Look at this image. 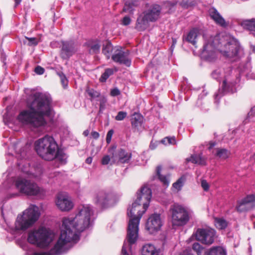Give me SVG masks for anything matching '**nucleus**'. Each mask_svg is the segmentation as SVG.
<instances>
[{
	"label": "nucleus",
	"mask_w": 255,
	"mask_h": 255,
	"mask_svg": "<svg viewBox=\"0 0 255 255\" xmlns=\"http://www.w3.org/2000/svg\"><path fill=\"white\" fill-rule=\"evenodd\" d=\"M227 251L222 246H214L205 251L204 255H227Z\"/></svg>",
	"instance_id": "26"
},
{
	"label": "nucleus",
	"mask_w": 255,
	"mask_h": 255,
	"mask_svg": "<svg viewBox=\"0 0 255 255\" xmlns=\"http://www.w3.org/2000/svg\"><path fill=\"white\" fill-rule=\"evenodd\" d=\"M35 149L37 154L45 160H53L58 144L52 136L46 135L34 142Z\"/></svg>",
	"instance_id": "5"
},
{
	"label": "nucleus",
	"mask_w": 255,
	"mask_h": 255,
	"mask_svg": "<svg viewBox=\"0 0 255 255\" xmlns=\"http://www.w3.org/2000/svg\"><path fill=\"white\" fill-rule=\"evenodd\" d=\"M209 15L212 19L218 25L223 27H226L228 26L229 23L227 22L224 18L221 15L218 10L214 7L209 10Z\"/></svg>",
	"instance_id": "22"
},
{
	"label": "nucleus",
	"mask_w": 255,
	"mask_h": 255,
	"mask_svg": "<svg viewBox=\"0 0 255 255\" xmlns=\"http://www.w3.org/2000/svg\"><path fill=\"white\" fill-rule=\"evenodd\" d=\"M84 46L86 47L89 54H98L100 51V40L97 38L88 40Z\"/></svg>",
	"instance_id": "21"
},
{
	"label": "nucleus",
	"mask_w": 255,
	"mask_h": 255,
	"mask_svg": "<svg viewBox=\"0 0 255 255\" xmlns=\"http://www.w3.org/2000/svg\"><path fill=\"white\" fill-rule=\"evenodd\" d=\"M216 152L215 156L223 159H227L231 155V152L228 149L224 148H216Z\"/></svg>",
	"instance_id": "29"
},
{
	"label": "nucleus",
	"mask_w": 255,
	"mask_h": 255,
	"mask_svg": "<svg viewBox=\"0 0 255 255\" xmlns=\"http://www.w3.org/2000/svg\"><path fill=\"white\" fill-rule=\"evenodd\" d=\"M111 158L109 155H106L103 157L101 160V163L102 165H106L109 163Z\"/></svg>",
	"instance_id": "51"
},
{
	"label": "nucleus",
	"mask_w": 255,
	"mask_h": 255,
	"mask_svg": "<svg viewBox=\"0 0 255 255\" xmlns=\"http://www.w3.org/2000/svg\"><path fill=\"white\" fill-rule=\"evenodd\" d=\"M110 95L113 97L118 96L121 95V91L118 88L116 87L111 89Z\"/></svg>",
	"instance_id": "46"
},
{
	"label": "nucleus",
	"mask_w": 255,
	"mask_h": 255,
	"mask_svg": "<svg viewBox=\"0 0 255 255\" xmlns=\"http://www.w3.org/2000/svg\"><path fill=\"white\" fill-rule=\"evenodd\" d=\"M188 162H191L194 164H198L201 165H206V161L202 156V154H193L189 158L186 159Z\"/></svg>",
	"instance_id": "28"
},
{
	"label": "nucleus",
	"mask_w": 255,
	"mask_h": 255,
	"mask_svg": "<svg viewBox=\"0 0 255 255\" xmlns=\"http://www.w3.org/2000/svg\"><path fill=\"white\" fill-rule=\"evenodd\" d=\"M211 75L214 79L218 80L219 78L220 77L221 73L219 71L216 70L213 71V72L211 74Z\"/></svg>",
	"instance_id": "55"
},
{
	"label": "nucleus",
	"mask_w": 255,
	"mask_h": 255,
	"mask_svg": "<svg viewBox=\"0 0 255 255\" xmlns=\"http://www.w3.org/2000/svg\"><path fill=\"white\" fill-rule=\"evenodd\" d=\"M114 132V131L113 129H111L108 131L106 136V142L108 144H109L111 142Z\"/></svg>",
	"instance_id": "47"
},
{
	"label": "nucleus",
	"mask_w": 255,
	"mask_h": 255,
	"mask_svg": "<svg viewBox=\"0 0 255 255\" xmlns=\"http://www.w3.org/2000/svg\"><path fill=\"white\" fill-rule=\"evenodd\" d=\"M248 116H255V107L252 108L249 113H248Z\"/></svg>",
	"instance_id": "59"
},
{
	"label": "nucleus",
	"mask_w": 255,
	"mask_h": 255,
	"mask_svg": "<svg viewBox=\"0 0 255 255\" xmlns=\"http://www.w3.org/2000/svg\"><path fill=\"white\" fill-rule=\"evenodd\" d=\"M216 234V231L211 228H198L192 236L202 244L209 246L214 242Z\"/></svg>",
	"instance_id": "12"
},
{
	"label": "nucleus",
	"mask_w": 255,
	"mask_h": 255,
	"mask_svg": "<svg viewBox=\"0 0 255 255\" xmlns=\"http://www.w3.org/2000/svg\"><path fill=\"white\" fill-rule=\"evenodd\" d=\"M143 117L139 113H134L131 119V125L134 131H138L141 128Z\"/></svg>",
	"instance_id": "24"
},
{
	"label": "nucleus",
	"mask_w": 255,
	"mask_h": 255,
	"mask_svg": "<svg viewBox=\"0 0 255 255\" xmlns=\"http://www.w3.org/2000/svg\"><path fill=\"white\" fill-rule=\"evenodd\" d=\"M216 221V226L220 230H224L228 226V222L224 219L217 218Z\"/></svg>",
	"instance_id": "38"
},
{
	"label": "nucleus",
	"mask_w": 255,
	"mask_h": 255,
	"mask_svg": "<svg viewBox=\"0 0 255 255\" xmlns=\"http://www.w3.org/2000/svg\"><path fill=\"white\" fill-rule=\"evenodd\" d=\"M214 43L217 50L226 57H234L238 55L241 45L238 40L228 34L214 36Z\"/></svg>",
	"instance_id": "4"
},
{
	"label": "nucleus",
	"mask_w": 255,
	"mask_h": 255,
	"mask_svg": "<svg viewBox=\"0 0 255 255\" xmlns=\"http://www.w3.org/2000/svg\"><path fill=\"white\" fill-rule=\"evenodd\" d=\"M56 74L59 76L60 78L61 83L64 88L67 87L68 85V80L66 76V75L64 74L62 71H56Z\"/></svg>",
	"instance_id": "39"
},
{
	"label": "nucleus",
	"mask_w": 255,
	"mask_h": 255,
	"mask_svg": "<svg viewBox=\"0 0 255 255\" xmlns=\"http://www.w3.org/2000/svg\"><path fill=\"white\" fill-rule=\"evenodd\" d=\"M112 59L116 63L124 65L127 67L131 65V61L129 58V51L122 50L121 49H116L111 56Z\"/></svg>",
	"instance_id": "18"
},
{
	"label": "nucleus",
	"mask_w": 255,
	"mask_h": 255,
	"mask_svg": "<svg viewBox=\"0 0 255 255\" xmlns=\"http://www.w3.org/2000/svg\"><path fill=\"white\" fill-rule=\"evenodd\" d=\"M255 207V194H249L237 201L236 211L239 213L247 212Z\"/></svg>",
	"instance_id": "14"
},
{
	"label": "nucleus",
	"mask_w": 255,
	"mask_h": 255,
	"mask_svg": "<svg viewBox=\"0 0 255 255\" xmlns=\"http://www.w3.org/2000/svg\"><path fill=\"white\" fill-rule=\"evenodd\" d=\"M126 246V244L124 243L122 249V255H129V254L127 252Z\"/></svg>",
	"instance_id": "56"
},
{
	"label": "nucleus",
	"mask_w": 255,
	"mask_h": 255,
	"mask_svg": "<svg viewBox=\"0 0 255 255\" xmlns=\"http://www.w3.org/2000/svg\"><path fill=\"white\" fill-rule=\"evenodd\" d=\"M196 5V2L194 0L191 1H182L180 5L184 8L187 9L189 7H193Z\"/></svg>",
	"instance_id": "44"
},
{
	"label": "nucleus",
	"mask_w": 255,
	"mask_h": 255,
	"mask_svg": "<svg viewBox=\"0 0 255 255\" xmlns=\"http://www.w3.org/2000/svg\"><path fill=\"white\" fill-rule=\"evenodd\" d=\"M131 22V19L129 16H125L122 20V24L123 25H128Z\"/></svg>",
	"instance_id": "48"
},
{
	"label": "nucleus",
	"mask_w": 255,
	"mask_h": 255,
	"mask_svg": "<svg viewBox=\"0 0 255 255\" xmlns=\"http://www.w3.org/2000/svg\"><path fill=\"white\" fill-rule=\"evenodd\" d=\"M118 71L117 68H106L104 72L102 74L101 76L99 79V81L101 82H106L107 80L112 75H113L115 72Z\"/></svg>",
	"instance_id": "31"
},
{
	"label": "nucleus",
	"mask_w": 255,
	"mask_h": 255,
	"mask_svg": "<svg viewBox=\"0 0 255 255\" xmlns=\"http://www.w3.org/2000/svg\"><path fill=\"white\" fill-rule=\"evenodd\" d=\"M127 112L124 111H120L116 116L115 120L117 121H122L127 117Z\"/></svg>",
	"instance_id": "45"
},
{
	"label": "nucleus",
	"mask_w": 255,
	"mask_h": 255,
	"mask_svg": "<svg viewBox=\"0 0 255 255\" xmlns=\"http://www.w3.org/2000/svg\"><path fill=\"white\" fill-rule=\"evenodd\" d=\"M91 135L95 139H97L100 136L99 132L96 131H92L91 133Z\"/></svg>",
	"instance_id": "57"
},
{
	"label": "nucleus",
	"mask_w": 255,
	"mask_h": 255,
	"mask_svg": "<svg viewBox=\"0 0 255 255\" xmlns=\"http://www.w3.org/2000/svg\"><path fill=\"white\" fill-rule=\"evenodd\" d=\"M167 137H165L164 138H162L161 140H159L160 143L164 144V145H167Z\"/></svg>",
	"instance_id": "60"
},
{
	"label": "nucleus",
	"mask_w": 255,
	"mask_h": 255,
	"mask_svg": "<svg viewBox=\"0 0 255 255\" xmlns=\"http://www.w3.org/2000/svg\"><path fill=\"white\" fill-rule=\"evenodd\" d=\"M40 216L38 208L33 206L23 212V215H18L15 222V228L16 230H26L30 227Z\"/></svg>",
	"instance_id": "8"
},
{
	"label": "nucleus",
	"mask_w": 255,
	"mask_h": 255,
	"mask_svg": "<svg viewBox=\"0 0 255 255\" xmlns=\"http://www.w3.org/2000/svg\"><path fill=\"white\" fill-rule=\"evenodd\" d=\"M214 37H210L207 41L204 43L202 49L200 53L202 59L209 62L214 61L217 58L215 50L217 47L214 43Z\"/></svg>",
	"instance_id": "13"
},
{
	"label": "nucleus",
	"mask_w": 255,
	"mask_h": 255,
	"mask_svg": "<svg viewBox=\"0 0 255 255\" xmlns=\"http://www.w3.org/2000/svg\"><path fill=\"white\" fill-rule=\"evenodd\" d=\"M216 145L217 142L216 141H210L209 142V147L208 148L209 150H210Z\"/></svg>",
	"instance_id": "58"
},
{
	"label": "nucleus",
	"mask_w": 255,
	"mask_h": 255,
	"mask_svg": "<svg viewBox=\"0 0 255 255\" xmlns=\"http://www.w3.org/2000/svg\"><path fill=\"white\" fill-rule=\"evenodd\" d=\"M160 143V141H154L153 139H152L150 143L149 148L151 150H154L157 147L158 144Z\"/></svg>",
	"instance_id": "49"
},
{
	"label": "nucleus",
	"mask_w": 255,
	"mask_h": 255,
	"mask_svg": "<svg viewBox=\"0 0 255 255\" xmlns=\"http://www.w3.org/2000/svg\"><path fill=\"white\" fill-rule=\"evenodd\" d=\"M136 199L128 208L127 215L129 220L127 229V239L130 245L134 244L138 238V226L142 213L148 208L152 197L151 189L144 185L136 192Z\"/></svg>",
	"instance_id": "3"
},
{
	"label": "nucleus",
	"mask_w": 255,
	"mask_h": 255,
	"mask_svg": "<svg viewBox=\"0 0 255 255\" xmlns=\"http://www.w3.org/2000/svg\"><path fill=\"white\" fill-rule=\"evenodd\" d=\"M184 180L185 178L183 176H181L173 184V187L178 190H180L184 185Z\"/></svg>",
	"instance_id": "41"
},
{
	"label": "nucleus",
	"mask_w": 255,
	"mask_h": 255,
	"mask_svg": "<svg viewBox=\"0 0 255 255\" xmlns=\"http://www.w3.org/2000/svg\"><path fill=\"white\" fill-rule=\"evenodd\" d=\"M52 99L48 95L39 92L30 94L26 100L28 109L21 111L17 119L21 123L34 128L47 125L45 117L50 118L53 112Z\"/></svg>",
	"instance_id": "2"
},
{
	"label": "nucleus",
	"mask_w": 255,
	"mask_h": 255,
	"mask_svg": "<svg viewBox=\"0 0 255 255\" xmlns=\"http://www.w3.org/2000/svg\"><path fill=\"white\" fill-rule=\"evenodd\" d=\"M56 205L62 211H69L73 206V203L65 194L59 193L57 196Z\"/></svg>",
	"instance_id": "20"
},
{
	"label": "nucleus",
	"mask_w": 255,
	"mask_h": 255,
	"mask_svg": "<svg viewBox=\"0 0 255 255\" xmlns=\"http://www.w3.org/2000/svg\"><path fill=\"white\" fill-rule=\"evenodd\" d=\"M160 250L151 244H147L142 246L141 255H159Z\"/></svg>",
	"instance_id": "25"
},
{
	"label": "nucleus",
	"mask_w": 255,
	"mask_h": 255,
	"mask_svg": "<svg viewBox=\"0 0 255 255\" xmlns=\"http://www.w3.org/2000/svg\"><path fill=\"white\" fill-rule=\"evenodd\" d=\"M34 72L38 75H42L45 72V69L40 66H37L34 69Z\"/></svg>",
	"instance_id": "52"
},
{
	"label": "nucleus",
	"mask_w": 255,
	"mask_h": 255,
	"mask_svg": "<svg viewBox=\"0 0 255 255\" xmlns=\"http://www.w3.org/2000/svg\"><path fill=\"white\" fill-rule=\"evenodd\" d=\"M25 38L28 40V42L27 44L29 46H36L39 42V40L35 37H25Z\"/></svg>",
	"instance_id": "43"
},
{
	"label": "nucleus",
	"mask_w": 255,
	"mask_h": 255,
	"mask_svg": "<svg viewBox=\"0 0 255 255\" xmlns=\"http://www.w3.org/2000/svg\"><path fill=\"white\" fill-rule=\"evenodd\" d=\"M172 44L173 46H175L177 43V39L176 38L172 37Z\"/></svg>",
	"instance_id": "63"
},
{
	"label": "nucleus",
	"mask_w": 255,
	"mask_h": 255,
	"mask_svg": "<svg viewBox=\"0 0 255 255\" xmlns=\"http://www.w3.org/2000/svg\"><path fill=\"white\" fill-rule=\"evenodd\" d=\"M166 137H167V145H175L176 144V140L174 136Z\"/></svg>",
	"instance_id": "50"
},
{
	"label": "nucleus",
	"mask_w": 255,
	"mask_h": 255,
	"mask_svg": "<svg viewBox=\"0 0 255 255\" xmlns=\"http://www.w3.org/2000/svg\"><path fill=\"white\" fill-rule=\"evenodd\" d=\"M162 226L160 214L154 213L148 218L145 224V229L150 234H155L160 230Z\"/></svg>",
	"instance_id": "15"
},
{
	"label": "nucleus",
	"mask_w": 255,
	"mask_h": 255,
	"mask_svg": "<svg viewBox=\"0 0 255 255\" xmlns=\"http://www.w3.org/2000/svg\"><path fill=\"white\" fill-rule=\"evenodd\" d=\"M93 201L97 206L104 210L114 206L118 202V199L112 190L102 189L95 193Z\"/></svg>",
	"instance_id": "7"
},
{
	"label": "nucleus",
	"mask_w": 255,
	"mask_h": 255,
	"mask_svg": "<svg viewBox=\"0 0 255 255\" xmlns=\"http://www.w3.org/2000/svg\"><path fill=\"white\" fill-rule=\"evenodd\" d=\"M107 102V99L104 97H101L100 99V107H99V113H102L103 111L106 108V103Z\"/></svg>",
	"instance_id": "42"
},
{
	"label": "nucleus",
	"mask_w": 255,
	"mask_h": 255,
	"mask_svg": "<svg viewBox=\"0 0 255 255\" xmlns=\"http://www.w3.org/2000/svg\"><path fill=\"white\" fill-rule=\"evenodd\" d=\"M241 25L245 29L255 31V18L244 20Z\"/></svg>",
	"instance_id": "30"
},
{
	"label": "nucleus",
	"mask_w": 255,
	"mask_h": 255,
	"mask_svg": "<svg viewBox=\"0 0 255 255\" xmlns=\"http://www.w3.org/2000/svg\"><path fill=\"white\" fill-rule=\"evenodd\" d=\"M199 30L197 28H193L188 33L186 37H183V40H186L189 43H191L193 45L196 44V38L197 37Z\"/></svg>",
	"instance_id": "27"
},
{
	"label": "nucleus",
	"mask_w": 255,
	"mask_h": 255,
	"mask_svg": "<svg viewBox=\"0 0 255 255\" xmlns=\"http://www.w3.org/2000/svg\"><path fill=\"white\" fill-rule=\"evenodd\" d=\"M116 148V145H113L109 151L112 154V157H115L118 159V161L121 163L125 164L129 162L132 157L131 152H127L125 149L120 148L118 149L114 155V152Z\"/></svg>",
	"instance_id": "19"
},
{
	"label": "nucleus",
	"mask_w": 255,
	"mask_h": 255,
	"mask_svg": "<svg viewBox=\"0 0 255 255\" xmlns=\"http://www.w3.org/2000/svg\"><path fill=\"white\" fill-rule=\"evenodd\" d=\"M53 157V159L55 158L58 159L60 161H65L66 158V154L64 153V151L63 149L60 148L58 146L57 149L56 150L55 153L54 154Z\"/></svg>",
	"instance_id": "36"
},
{
	"label": "nucleus",
	"mask_w": 255,
	"mask_h": 255,
	"mask_svg": "<svg viewBox=\"0 0 255 255\" xmlns=\"http://www.w3.org/2000/svg\"><path fill=\"white\" fill-rule=\"evenodd\" d=\"M162 167L161 165H158L156 167V174L158 176L159 180L165 186H168L169 184V181L165 175L161 174Z\"/></svg>",
	"instance_id": "35"
},
{
	"label": "nucleus",
	"mask_w": 255,
	"mask_h": 255,
	"mask_svg": "<svg viewBox=\"0 0 255 255\" xmlns=\"http://www.w3.org/2000/svg\"><path fill=\"white\" fill-rule=\"evenodd\" d=\"M178 1L177 0H173V1H165L163 2V4L165 5V7L168 9L167 13L170 14L175 11L174 7L177 5Z\"/></svg>",
	"instance_id": "33"
},
{
	"label": "nucleus",
	"mask_w": 255,
	"mask_h": 255,
	"mask_svg": "<svg viewBox=\"0 0 255 255\" xmlns=\"http://www.w3.org/2000/svg\"><path fill=\"white\" fill-rule=\"evenodd\" d=\"M113 50V46L110 41H108L106 44H104L102 48V52L107 57V59H110L112 56L111 53Z\"/></svg>",
	"instance_id": "34"
},
{
	"label": "nucleus",
	"mask_w": 255,
	"mask_h": 255,
	"mask_svg": "<svg viewBox=\"0 0 255 255\" xmlns=\"http://www.w3.org/2000/svg\"><path fill=\"white\" fill-rule=\"evenodd\" d=\"M201 186L205 191H207L209 189V184L206 180H202L201 181Z\"/></svg>",
	"instance_id": "53"
},
{
	"label": "nucleus",
	"mask_w": 255,
	"mask_h": 255,
	"mask_svg": "<svg viewBox=\"0 0 255 255\" xmlns=\"http://www.w3.org/2000/svg\"><path fill=\"white\" fill-rule=\"evenodd\" d=\"M192 250L196 253L197 255H202V252L205 249L199 243L196 242L192 245Z\"/></svg>",
	"instance_id": "40"
},
{
	"label": "nucleus",
	"mask_w": 255,
	"mask_h": 255,
	"mask_svg": "<svg viewBox=\"0 0 255 255\" xmlns=\"http://www.w3.org/2000/svg\"><path fill=\"white\" fill-rule=\"evenodd\" d=\"M93 210L90 206H83L74 218H65L62 221L61 234L54 247L46 252H34L32 255H61L71 248L69 243H77L81 232L91 225Z\"/></svg>",
	"instance_id": "1"
},
{
	"label": "nucleus",
	"mask_w": 255,
	"mask_h": 255,
	"mask_svg": "<svg viewBox=\"0 0 255 255\" xmlns=\"http://www.w3.org/2000/svg\"><path fill=\"white\" fill-rule=\"evenodd\" d=\"M27 241L29 243L36 245L38 247L45 248L49 246L52 241V238L50 231L42 227L29 233Z\"/></svg>",
	"instance_id": "9"
},
{
	"label": "nucleus",
	"mask_w": 255,
	"mask_h": 255,
	"mask_svg": "<svg viewBox=\"0 0 255 255\" xmlns=\"http://www.w3.org/2000/svg\"><path fill=\"white\" fill-rule=\"evenodd\" d=\"M86 93L90 97V100H91V101H92L95 99L97 98H99L101 96L100 92L92 88H87V89L86 90Z\"/></svg>",
	"instance_id": "37"
},
{
	"label": "nucleus",
	"mask_w": 255,
	"mask_h": 255,
	"mask_svg": "<svg viewBox=\"0 0 255 255\" xmlns=\"http://www.w3.org/2000/svg\"><path fill=\"white\" fill-rule=\"evenodd\" d=\"M149 22L148 18L142 13L137 18L135 29L138 31H143L149 26Z\"/></svg>",
	"instance_id": "23"
},
{
	"label": "nucleus",
	"mask_w": 255,
	"mask_h": 255,
	"mask_svg": "<svg viewBox=\"0 0 255 255\" xmlns=\"http://www.w3.org/2000/svg\"><path fill=\"white\" fill-rule=\"evenodd\" d=\"M146 9L142 13L151 22L156 21L159 18L161 14L162 7L160 5L157 3H153L149 5L146 3L145 5Z\"/></svg>",
	"instance_id": "17"
},
{
	"label": "nucleus",
	"mask_w": 255,
	"mask_h": 255,
	"mask_svg": "<svg viewBox=\"0 0 255 255\" xmlns=\"http://www.w3.org/2000/svg\"><path fill=\"white\" fill-rule=\"evenodd\" d=\"M92 160H93V158L92 157H88L86 159V163H87V164H91L92 162Z\"/></svg>",
	"instance_id": "62"
},
{
	"label": "nucleus",
	"mask_w": 255,
	"mask_h": 255,
	"mask_svg": "<svg viewBox=\"0 0 255 255\" xmlns=\"http://www.w3.org/2000/svg\"><path fill=\"white\" fill-rule=\"evenodd\" d=\"M60 56L63 60H69L76 52L75 43L73 40H61Z\"/></svg>",
	"instance_id": "16"
},
{
	"label": "nucleus",
	"mask_w": 255,
	"mask_h": 255,
	"mask_svg": "<svg viewBox=\"0 0 255 255\" xmlns=\"http://www.w3.org/2000/svg\"><path fill=\"white\" fill-rule=\"evenodd\" d=\"M89 132H90L89 130V129H86V130L84 131V132L83 133V134L85 136H87L89 134Z\"/></svg>",
	"instance_id": "64"
},
{
	"label": "nucleus",
	"mask_w": 255,
	"mask_h": 255,
	"mask_svg": "<svg viewBox=\"0 0 255 255\" xmlns=\"http://www.w3.org/2000/svg\"><path fill=\"white\" fill-rule=\"evenodd\" d=\"M139 0H131V1H127L125 3L123 11L124 12H132L133 10V7L138 6V2Z\"/></svg>",
	"instance_id": "32"
},
{
	"label": "nucleus",
	"mask_w": 255,
	"mask_h": 255,
	"mask_svg": "<svg viewBox=\"0 0 255 255\" xmlns=\"http://www.w3.org/2000/svg\"><path fill=\"white\" fill-rule=\"evenodd\" d=\"M236 85V80H230L227 77H225L222 83L220 84L218 91L214 94L215 102L218 104L220 99L224 95L236 93L237 91Z\"/></svg>",
	"instance_id": "11"
},
{
	"label": "nucleus",
	"mask_w": 255,
	"mask_h": 255,
	"mask_svg": "<svg viewBox=\"0 0 255 255\" xmlns=\"http://www.w3.org/2000/svg\"><path fill=\"white\" fill-rule=\"evenodd\" d=\"M15 185L19 193L28 196L43 198L46 194V191L43 188L39 187L34 181L25 178H17Z\"/></svg>",
	"instance_id": "6"
},
{
	"label": "nucleus",
	"mask_w": 255,
	"mask_h": 255,
	"mask_svg": "<svg viewBox=\"0 0 255 255\" xmlns=\"http://www.w3.org/2000/svg\"><path fill=\"white\" fill-rule=\"evenodd\" d=\"M179 255H194L191 248L186 249L182 251Z\"/></svg>",
	"instance_id": "54"
},
{
	"label": "nucleus",
	"mask_w": 255,
	"mask_h": 255,
	"mask_svg": "<svg viewBox=\"0 0 255 255\" xmlns=\"http://www.w3.org/2000/svg\"><path fill=\"white\" fill-rule=\"evenodd\" d=\"M171 218V224L173 227H183L186 225L190 220L188 211L182 205L174 203L169 210Z\"/></svg>",
	"instance_id": "10"
},
{
	"label": "nucleus",
	"mask_w": 255,
	"mask_h": 255,
	"mask_svg": "<svg viewBox=\"0 0 255 255\" xmlns=\"http://www.w3.org/2000/svg\"><path fill=\"white\" fill-rule=\"evenodd\" d=\"M21 1H22V0H14V7L15 8L18 5H19L20 3H21Z\"/></svg>",
	"instance_id": "61"
}]
</instances>
